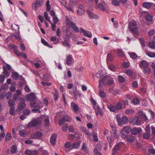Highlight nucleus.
Wrapping results in <instances>:
<instances>
[{
	"label": "nucleus",
	"instance_id": "obj_1",
	"mask_svg": "<svg viewBox=\"0 0 155 155\" xmlns=\"http://www.w3.org/2000/svg\"><path fill=\"white\" fill-rule=\"evenodd\" d=\"M66 25L69 27L72 28L73 30L76 32H78L79 29L75 23L71 21L68 16L66 17Z\"/></svg>",
	"mask_w": 155,
	"mask_h": 155
},
{
	"label": "nucleus",
	"instance_id": "obj_2",
	"mask_svg": "<svg viewBox=\"0 0 155 155\" xmlns=\"http://www.w3.org/2000/svg\"><path fill=\"white\" fill-rule=\"evenodd\" d=\"M116 119L119 125H124L127 123L128 121L127 117L125 116L120 117L119 115H117L116 116Z\"/></svg>",
	"mask_w": 155,
	"mask_h": 155
},
{
	"label": "nucleus",
	"instance_id": "obj_3",
	"mask_svg": "<svg viewBox=\"0 0 155 155\" xmlns=\"http://www.w3.org/2000/svg\"><path fill=\"white\" fill-rule=\"evenodd\" d=\"M129 29L130 31L136 35L138 34V30L136 26V21H131L129 24Z\"/></svg>",
	"mask_w": 155,
	"mask_h": 155
},
{
	"label": "nucleus",
	"instance_id": "obj_4",
	"mask_svg": "<svg viewBox=\"0 0 155 155\" xmlns=\"http://www.w3.org/2000/svg\"><path fill=\"white\" fill-rule=\"evenodd\" d=\"M30 105L32 107L40 109L43 107L42 104L38 100H36L35 101L31 102Z\"/></svg>",
	"mask_w": 155,
	"mask_h": 155
},
{
	"label": "nucleus",
	"instance_id": "obj_5",
	"mask_svg": "<svg viewBox=\"0 0 155 155\" xmlns=\"http://www.w3.org/2000/svg\"><path fill=\"white\" fill-rule=\"evenodd\" d=\"M131 128L129 126H125L121 130L120 135L122 137H126L125 134L124 132L126 133H129L131 131Z\"/></svg>",
	"mask_w": 155,
	"mask_h": 155
},
{
	"label": "nucleus",
	"instance_id": "obj_6",
	"mask_svg": "<svg viewBox=\"0 0 155 155\" xmlns=\"http://www.w3.org/2000/svg\"><path fill=\"white\" fill-rule=\"evenodd\" d=\"M15 27H17L16 28L18 29L17 33L15 35H11L9 36V38H13L14 37V38H15V39H21V37L20 36V35L19 34L20 27L18 25H16L15 24H14V26H13V25H12V28L13 30L15 28Z\"/></svg>",
	"mask_w": 155,
	"mask_h": 155
},
{
	"label": "nucleus",
	"instance_id": "obj_7",
	"mask_svg": "<svg viewBox=\"0 0 155 155\" xmlns=\"http://www.w3.org/2000/svg\"><path fill=\"white\" fill-rule=\"evenodd\" d=\"M36 2L33 3L32 8L35 10H37L38 7H41L43 4L44 0H36Z\"/></svg>",
	"mask_w": 155,
	"mask_h": 155
},
{
	"label": "nucleus",
	"instance_id": "obj_8",
	"mask_svg": "<svg viewBox=\"0 0 155 155\" xmlns=\"http://www.w3.org/2000/svg\"><path fill=\"white\" fill-rule=\"evenodd\" d=\"M79 29L80 33L83 32L84 35L87 38H91L92 37V34L89 31L84 30L82 28L80 27Z\"/></svg>",
	"mask_w": 155,
	"mask_h": 155
},
{
	"label": "nucleus",
	"instance_id": "obj_9",
	"mask_svg": "<svg viewBox=\"0 0 155 155\" xmlns=\"http://www.w3.org/2000/svg\"><path fill=\"white\" fill-rule=\"evenodd\" d=\"M143 123L142 120L140 118L139 116H137L133 119L132 124L134 125L140 126Z\"/></svg>",
	"mask_w": 155,
	"mask_h": 155
},
{
	"label": "nucleus",
	"instance_id": "obj_10",
	"mask_svg": "<svg viewBox=\"0 0 155 155\" xmlns=\"http://www.w3.org/2000/svg\"><path fill=\"white\" fill-rule=\"evenodd\" d=\"M26 99L31 102L35 101H36V100H38L35 95L33 93H31L28 94L26 97Z\"/></svg>",
	"mask_w": 155,
	"mask_h": 155
},
{
	"label": "nucleus",
	"instance_id": "obj_11",
	"mask_svg": "<svg viewBox=\"0 0 155 155\" xmlns=\"http://www.w3.org/2000/svg\"><path fill=\"white\" fill-rule=\"evenodd\" d=\"M142 131V130L140 127H134L131 129V133L134 135H136L139 134Z\"/></svg>",
	"mask_w": 155,
	"mask_h": 155
},
{
	"label": "nucleus",
	"instance_id": "obj_12",
	"mask_svg": "<svg viewBox=\"0 0 155 155\" xmlns=\"http://www.w3.org/2000/svg\"><path fill=\"white\" fill-rule=\"evenodd\" d=\"M40 122L37 120H33L28 123L27 125V127L28 128L34 127L37 125Z\"/></svg>",
	"mask_w": 155,
	"mask_h": 155
},
{
	"label": "nucleus",
	"instance_id": "obj_13",
	"mask_svg": "<svg viewBox=\"0 0 155 155\" xmlns=\"http://www.w3.org/2000/svg\"><path fill=\"white\" fill-rule=\"evenodd\" d=\"M109 78V76L108 75H105L102 77L100 81L99 87L101 88L103 86L106 85V84L105 82Z\"/></svg>",
	"mask_w": 155,
	"mask_h": 155
},
{
	"label": "nucleus",
	"instance_id": "obj_14",
	"mask_svg": "<svg viewBox=\"0 0 155 155\" xmlns=\"http://www.w3.org/2000/svg\"><path fill=\"white\" fill-rule=\"evenodd\" d=\"M101 147L100 144H97L94 150V154L95 155H102L100 152Z\"/></svg>",
	"mask_w": 155,
	"mask_h": 155
},
{
	"label": "nucleus",
	"instance_id": "obj_15",
	"mask_svg": "<svg viewBox=\"0 0 155 155\" xmlns=\"http://www.w3.org/2000/svg\"><path fill=\"white\" fill-rule=\"evenodd\" d=\"M85 9L82 5H80L77 10V14L80 16L84 15L85 13Z\"/></svg>",
	"mask_w": 155,
	"mask_h": 155
},
{
	"label": "nucleus",
	"instance_id": "obj_16",
	"mask_svg": "<svg viewBox=\"0 0 155 155\" xmlns=\"http://www.w3.org/2000/svg\"><path fill=\"white\" fill-rule=\"evenodd\" d=\"M72 56L71 55L69 54L66 56V61L68 65H70L73 63Z\"/></svg>",
	"mask_w": 155,
	"mask_h": 155
},
{
	"label": "nucleus",
	"instance_id": "obj_17",
	"mask_svg": "<svg viewBox=\"0 0 155 155\" xmlns=\"http://www.w3.org/2000/svg\"><path fill=\"white\" fill-rule=\"evenodd\" d=\"M122 138L130 143H132L135 140L134 137L131 135H126L125 137Z\"/></svg>",
	"mask_w": 155,
	"mask_h": 155
},
{
	"label": "nucleus",
	"instance_id": "obj_18",
	"mask_svg": "<svg viewBox=\"0 0 155 155\" xmlns=\"http://www.w3.org/2000/svg\"><path fill=\"white\" fill-rule=\"evenodd\" d=\"M71 107L72 108L74 112L76 113L79 109V106L74 102H71Z\"/></svg>",
	"mask_w": 155,
	"mask_h": 155
},
{
	"label": "nucleus",
	"instance_id": "obj_19",
	"mask_svg": "<svg viewBox=\"0 0 155 155\" xmlns=\"http://www.w3.org/2000/svg\"><path fill=\"white\" fill-rule=\"evenodd\" d=\"M138 114V115L137 116H139L140 118H141L142 120H148L146 115L143 113V112L142 111H139Z\"/></svg>",
	"mask_w": 155,
	"mask_h": 155
},
{
	"label": "nucleus",
	"instance_id": "obj_20",
	"mask_svg": "<svg viewBox=\"0 0 155 155\" xmlns=\"http://www.w3.org/2000/svg\"><path fill=\"white\" fill-rule=\"evenodd\" d=\"M87 13L89 18L91 19H98L99 18L98 15L92 13L90 11H88Z\"/></svg>",
	"mask_w": 155,
	"mask_h": 155
},
{
	"label": "nucleus",
	"instance_id": "obj_21",
	"mask_svg": "<svg viewBox=\"0 0 155 155\" xmlns=\"http://www.w3.org/2000/svg\"><path fill=\"white\" fill-rule=\"evenodd\" d=\"M148 65V63L146 61L144 60L141 61L139 64V67L141 68H142V67L146 68Z\"/></svg>",
	"mask_w": 155,
	"mask_h": 155
},
{
	"label": "nucleus",
	"instance_id": "obj_22",
	"mask_svg": "<svg viewBox=\"0 0 155 155\" xmlns=\"http://www.w3.org/2000/svg\"><path fill=\"white\" fill-rule=\"evenodd\" d=\"M25 154L26 155H37V152L36 150L31 151L30 150H26L25 151Z\"/></svg>",
	"mask_w": 155,
	"mask_h": 155
},
{
	"label": "nucleus",
	"instance_id": "obj_23",
	"mask_svg": "<svg viewBox=\"0 0 155 155\" xmlns=\"http://www.w3.org/2000/svg\"><path fill=\"white\" fill-rule=\"evenodd\" d=\"M56 138L57 135L56 134H54L51 135L50 141V143L51 144L53 145H54L55 144Z\"/></svg>",
	"mask_w": 155,
	"mask_h": 155
},
{
	"label": "nucleus",
	"instance_id": "obj_24",
	"mask_svg": "<svg viewBox=\"0 0 155 155\" xmlns=\"http://www.w3.org/2000/svg\"><path fill=\"white\" fill-rule=\"evenodd\" d=\"M153 5V3L150 2H144L143 4V7L148 9L151 8Z\"/></svg>",
	"mask_w": 155,
	"mask_h": 155
},
{
	"label": "nucleus",
	"instance_id": "obj_25",
	"mask_svg": "<svg viewBox=\"0 0 155 155\" xmlns=\"http://www.w3.org/2000/svg\"><path fill=\"white\" fill-rule=\"evenodd\" d=\"M26 106V105L25 103V101L24 100L23 101L19 103L18 104V109L19 110H23Z\"/></svg>",
	"mask_w": 155,
	"mask_h": 155
},
{
	"label": "nucleus",
	"instance_id": "obj_26",
	"mask_svg": "<svg viewBox=\"0 0 155 155\" xmlns=\"http://www.w3.org/2000/svg\"><path fill=\"white\" fill-rule=\"evenodd\" d=\"M44 121V124L46 126L49 125V122L48 117L47 115H44L42 116L41 117Z\"/></svg>",
	"mask_w": 155,
	"mask_h": 155
},
{
	"label": "nucleus",
	"instance_id": "obj_27",
	"mask_svg": "<svg viewBox=\"0 0 155 155\" xmlns=\"http://www.w3.org/2000/svg\"><path fill=\"white\" fill-rule=\"evenodd\" d=\"M153 17L149 13H148L145 15V19L148 22L150 23L152 22Z\"/></svg>",
	"mask_w": 155,
	"mask_h": 155
},
{
	"label": "nucleus",
	"instance_id": "obj_28",
	"mask_svg": "<svg viewBox=\"0 0 155 155\" xmlns=\"http://www.w3.org/2000/svg\"><path fill=\"white\" fill-rule=\"evenodd\" d=\"M151 71V69L149 67H147L143 69V73L146 75L150 74Z\"/></svg>",
	"mask_w": 155,
	"mask_h": 155
},
{
	"label": "nucleus",
	"instance_id": "obj_29",
	"mask_svg": "<svg viewBox=\"0 0 155 155\" xmlns=\"http://www.w3.org/2000/svg\"><path fill=\"white\" fill-rule=\"evenodd\" d=\"M125 113L127 115H131L134 113L135 111L132 109H128L125 110Z\"/></svg>",
	"mask_w": 155,
	"mask_h": 155
},
{
	"label": "nucleus",
	"instance_id": "obj_30",
	"mask_svg": "<svg viewBox=\"0 0 155 155\" xmlns=\"http://www.w3.org/2000/svg\"><path fill=\"white\" fill-rule=\"evenodd\" d=\"M107 107L110 111L113 112H115L117 111L115 106L114 105L111 104L110 105L108 106Z\"/></svg>",
	"mask_w": 155,
	"mask_h": 155
},
{
	"label": "nucleus",
	"instance_id": "obj_31",
	"mask_svg": "<svg viewBox=\"0 0 155 155\" xmlns=\"http://www.w3.org/2000/svg\"><path fill=\"white\" fill-rule=\"evenodd\" d=\"M120 145L119 144H117L115 145L112 150V155H114L115 154V153L117 152L120 150Z\"/></svg>",
	"mask_w": 155,
	"mask_h": 155
},
{
	"label": "nucleus",
	"instance_id": "obj_32",
	"mask_svg": "<svg viewBox=\"0 0 155 155\" xmlns=\"http://www.w3.org/2000/svg\"><path fill=\"white\" fill-rule=\"evenodd\" d=\"M42 133L40 132L39 131H37L35 134V135H34V137L32 136V137L33 138H40V137H41L42 136Z\"/></svg>",
	"mask_w": 155,
	"mask_h": 155
},
{
	"label": "nucleus",
	"instance_id": "obj_33",
	"mask_svg": "<svg viewBox=\"0 0 155 155\" xmlns=\"http://www.w3.org/2000/svg\"><path fill=\"white\" fill-rule=\"evenodd\" d=\"M3 74L5 77L7 78L10 75V73L7 71L6 69V68L5 66H3Z\"/></svg>",
	"mask_w": 155,
	"mask_h": 155
},
{
	"label": "nucleus",
	"instance_id": "obj_34",
	"mask_svg": "<svg viewBox=\"0 0 155 155\" xmlns=\"http://www.w3.org/2000/svg\"><path fill=\"white\" fill-rule=\"evenodd\" d=\"M52 94L53 96V97L54 99V100L55 101H57L58 100V97L59 95V93L58 91L55 89L54 90V92H52Z\"/></svg>",
	"mask_w": 155,
	"mask_h": 155
},
{
	"label": "nucleus",
	"instance_id": "obj_35",
	"mask_svg": "<svg viewBox=\"0 0 155 155\" xmlns=\"http://www.w3.org/2000/svg\"><path fill=\"white\" fill-rule=\"evenodd\" d=\"M80 143L79 142H75L72 144V147L74 149H78L80 146Z\"/></svg>",
	"mask_w": 155,
	"mask_h": 155
},
{
	"label": "nucleus",
	"instance_id": "obj_36",
	"mask_svg": "<svg viewBox=\"0 0 155 155\" xmlns=\"http://www.w3.org/2000/svg\"><path fill=\"white\" fill-rule=\"evenodd\" d=\"M130 58L133 59H136L137 57V54L135 52H128Z\"/></svg>",
	"mask_w": 155,
	"mask_h": 155
},
{
	"label": "nucleus",
	"instance_id": "obj_37",
	"mask_svg": "<svg viewBox=\"0 0 155 155\" xmlns=\"http://www.w3.org/2000/svg\"><path fill=\"white\" fill-rule=\"evenodd\" d=\"M146 53L149 57L151 58L155 57V53L152 52L147 51Z\"/></svg>",
	"mask_w": 155,
	"mask_h": 155
},
{
	"label": "nucleus",
	"instance_id": "obj_38",
	"mask_svg": "<svg viewBox=\"0 0 155 155\" xmlns=\"http://www.w3.org/2000/svg\"><path fill=\"white\" fill-rule=\"evenodd\" d=\"M116 110L117 111L121 110L122 107V104L120 102L118 103L115 105Z\"/></svg>",
	"mask_w": 155,
	"mask_h": 155
},
{
	"label": "nucleus",
	"instance_id": "obj_39",
	"mask_svg": "<svg viewBox=\"0 0 155 155\" xmlns=\"http://www.w3.org/2000/svg\"><path fill=\"white\" fill-rule=\"evenodd\" d=\"M107 84L108 85H110L113 84L114 83V80H113L112 78H109L107 79Z\"/></svg>",
	"mask_w": 155,
	"mask_h": 155
},
{
	"label": "nucleus",
	"instance_id": "obj_40",
	"mask_svg": "<svg viewBox=\"0 0 155 155\" xmlns=\"http://www.w3.org/2000/svg\"><path fill=\"white\" fill-rule=\"evenodd\" d=\"M112 133L113 137L115 138H118V135L117 134V129L116 128H114L113 130H112Z\"/></svg>",
	"mask_w": 155,
	"mask_h": 155
},
{
	"label": "nucleus",
	"instance_id": "obj_41",
	"mask_svg": "<svg viewBox=\"0 0 155 155\" xmlns=\"http://www.w3.org/2000/svg\"><path fill=\"white\" fill-rule=\"evenodd\" d=\"M118 79L120 83H123L125 81V78L121 75H118Z\"/></svg>",
	"mask_w": 155,
	"mask_h": 155
},
{
	"label": "nucleus",
	"instance_id": "obj_42",
	"mask_svg": "<svg viewBox=\"0 0 155 155\" xmlns=\"http://www.w3.org/2000/svg\"><path fill=\"white\" fill-rule=\"evenodd\" d=\"M20 96L19 95L15 93L13 95V98L15 101H17L20 100Z\"/></svg>",
	"mask_w": 155,
	"mask_h": 155
},
{
	"label": "nucleus",
	"instance_id": "obj_43",
	"mask_svg": "<svg viewBox=\"0 0 155 155\" xmlns=\"http://www.w3.org/2000/svg\"><path fill=\"white\" fill-rule=\"evenodd\" d=\"M95 111H97V112L99 113V114L101 116H102L103 115V113L102 112V109L100 107H97V108L95 109Z\"/></svg>",
	"mask_w": 155,
	"mask_h": 155
},
{
	"label": "nucleus",
	"instance_id": "obj_44",
	"mask_svg": "<svg viewBox=\"0 0 155 155\" xmlns=\"http://www.w3.org/2000/svg\"><path fill=\"white\" fill-rule=\"evenodd\" d=\"M17 147L15 145L12 146L11 148V152L12 153H16L17 151Z\"/></svg>",
	"mask_w": 155,
	"mask_h": 155
},
{
	"label": "nucleus",
	"instance_id": "obj_45",
	"mask_svg": "<svg viewBox=\"0 0 155 155\" xmlns=\"http://www.w3.org/2000/svg\"><path fill=\"white\" fill-rule=\"evenodd\" d=\"M107 60L112 61L113 60V55L110 53H108L107 56Z\"/></svg>",
	"mask_w": 155,
	"mask_h": 155
},
{
	"label": "nucleus",
	"instance_id": "obj_46",
	"mask_svg": "<svg viewBox=\"0 0 155 155\" xmlns=\"http://www.w3.org/2000/svg\"><path fill=\"white\" fill-rule=\"evenodd\" d=\"M111 3L113 5L118 6L120 5V1L118 0H113L112 1Z\"/></svg>",
	"mask_w": 155,
	"mask_h": 155
},
{
	"label": "nucleus",
	"instance_id": "obj_47",
	"mask_svg": "<svg viewBox=\"0 0 155 155\" xmlns=\"http://www.w3.org/2000/svg\"><path fill=\"white\" fill-rule=\"evenodd\" d=\"M97 8L102 11H104L106 10L103 4L101 3H100L99 4L97 7Z\"/></svg>",
	"mask_w": 155,
	"mask_h": 155
},
{
	"label": "nucleus",
	"instance_id": "obj_48",
	"mask_svg": "<svg viewBox=\"0 0 155 155\" xmlns=\"http://www.w3.org/2000/svg\"><path fill=\"white\" fill-rule=\"evenodd\" d=\"M125 73L129 76H132L133 73L131 70L128 69L126 70Z\"/></svg>",
	"mask_w": 155,
	"mask_h": 155
},
{
	"label": "nucleus",
	"instance_id": "obj_49",
	"mask_svg": "<svg viewBox=\"0 0 155 155\" xmlns=\"http://www.w3.org/2000/svg\"><path fill=\"white\" fill-rule=\"evenodd\" d=\"M132 102L134 104L136 105L140 103V100L138 98H135L132 100Z\"/></svg>",
	"mask_w": 155,
	"mask_h": 155
},
{
	"label": "nucleus",
	"instance_id": "obj_50",
	"mask_svg": "<svg viewBox=\"0 0 155 155\" xmlns=\"http://www.w3.org/2000/svg\"><path fill=\"white\" fill-rule=\"evenodd\" d=\"M11 136L10 133H8L5 137V141L6 142L8 141L11 138Z\"/></svg>",
	"mask_w": 155,
	"mask_h": 155
},
{
	"label": "nucleus",
	"instance_id": "obj_51",
	"mask_svg": "<svg viewBox=\"0 0 155 155\" xmlns=\"http://www.w3.org/2000/svg\"><path fill=\"white\" fill-rule=\"evenodd\" d=\"M12 77L14 79H17L18 78V74L16 72L13 73L12 74Z\"/></svg>",
	"mask_w": 155,
	"mask_h": 155
},
{
	"label": "nucleus",
	"instance_id": "obj_52",
	"mask_svg": "<svg viewBox=\"0 0 155 155\" xmlns=\"http://www.w3.org/2000/svg\"><path fill=\"white\" fill-rule=\"evenodd\" d=\"M41 42L45 45L50 48H52V46L51 45H50L44 39H41Z\"/></svg>",
	"mask_w": 155,
	"mask_h": 155
},
{
	"label": "nucleus",
	"instance_id": "obj_53",
	"mask_svg": "<svg viewBox=\"0 0 155 155\" xmlns=\"http://www.w3.org/2000/svg\"><path fill=\"white\" fill-rule=\"evenodd\" d=\"M8 104L9 106L11 107H14V105L15 104V102L13 100H10L8 101Z\"/></svg>",
	"mask_w": 155,
	"mask_h": 155
},
{
	"label": "nucleus",
	"instance_id": "obj_54",
	"mask_svg": "<svg viewBox=\"0 0 155 155\" xmlns=\"http://www.w3.org/2000/svg\"><path fill=\"white\" fill-rule=\"evenodd\" d=\"M69 39H65L64 41L62 42V44L65 46H70L69 44Z\"/></svg>",
	"mask_w": 155,
	"mask_h": 155
},
{
	"label": "nucleus",
	"instance_id": "obj_55",
	"mask_svg": "<svg viewBox=\"0 0 155 155\" xmlns=\"http://www.w3.org/2000/svg\"><path fill=\"white\" fill-rule=\"evenodd\" d=\"M76 5L75 0H70L69 2V5L71 6L74 7Z\"/></svg>",
	"mask_w": 155,
	"mask_h": 155
},
{
	"label": "nucleus",
	"instance_id": "obj_56",
	"mask_svg": "<svg viewBox=\"0 0 155 155\" xmlns=\"http://www.w3.org/2000/svg\"><path fill=\"white\" fill-rule=\"evenodd\" d=\"M15 107H11L10 110V114L12 115H14L15 114Z\"/></svg>",
	"mask_w": 155,
	"mask_h": 155
},
{
	"label": "nucleus",
	"instance_id": "obj_57",
	"mask_svg": "<svg viewBox=\"0 0 155 155\" xmlns=\"http://www.w3.org/2000/svg\"><path fill=\"white\" fill-rule=\"evenodd\" d=\"M117 54L120 57H123L124 55L123 51L120 49H117Z\"/></svg>",
	"mask_w": 155,
	"mask_h": 155
},
{
	"label": "nucleus",
	"instance_id": "obj_58",
	"mask_svg": "<svg viewBox=\"0 0 155 155\" xmlns=\"http://www.w3.org/2000/svg\"><path fill=\"white\" fill-rule=\"evenodd\" d=\"M108 67L109 69L111 71H115V67L114 65L110 64L108 66Z\"/></svg>",
	"mask_w": 155,
	"mask_h": 155
},
{
	"label": "nucleus",
	"instance_id": "obj_59",
	"mask_svg": "<svg viewBox=\"0 0 155 155\" xmlns=\"http://www.w3.org/2000/svg\"><path fill=\"white\" fill-rule=\"evenodd\" d=\"M149 45L151 48H154L155 47V43L153 41H150L149 43Z\"/></svg>",
	"mask_w": 155,
	"mask_h": 155
},
{
	"label": "nucleus",
	"instance_id": "obj_60",
	"mask_svg": "<svg viewBox=\"0 0 155 155\" xmlns=\"http://www.w3.org/2000/svg\"><path fill=\"white\" fill-rule=\"evenodd\" d=\"M8 48L10 49H14L18 48L17 46L14 45H8Z\"/></svg>",
	"mask_w": 155,
	"mask_h": 155
},
{
	"label": "nucleus",
	"instance_id": "obj_61",
	"mask_svg": "<svg viewBox=\"0 0 155 155\" xmlns=\"http://www.w3.org/2000/svg\"><path fill=\"white\" fill-rule=\"evenodd\" d=\"M12 95V93L10 92H8L6 94V98L8 99H9L11 98Z\"/></svg>",
	"mask_w": 155,
	"mask_h": 155
},
{
	"label": "nucleus",
	"instance_id": "obj_62",
	"mask_svg": "<svg viewBox=\"0 0 155 155\" xmlns=\"http://www.w3.org/2000/svg\"><path fill=\"white\" fill-rule=\"evenodd\" d=\"M143 137L145 139H148L150 137V133L146 132L143 135Z\"/></svg>",
	"mask_w": 155,
	"mask_h": 155
},
{
	"label": "nucleus",
	"instance_id": "obj_63",
	"mask_svg": "<svg viewBox=\"0 0 155 155\" xmlns=\"http://www.w3.org/2000/svg\"><path fill=\"white\" fill-rule=\"evenodd\" d=\"M31 111L28 109H26L23 111V114L24 115L27 116L29 115L30 114Z\"/></svg>",
	"mask_w": 155,
	"mask_h": 155
},
{
	"label": "nucleus",
	"instance_id": "obj_64",
	"mask_svg": "<svg viewBox=\"0 0 155 155\" xmlns=\"http://www.w3.org/2000/svg\"><path fill=\"white\" fill-rule=\"evenodd\" d=\"M132 86L134 88H136L138 87V84L136 81H134L132 83Z\"/></svg>",
	"mask_w": 155,
	"mask_h": 155
}]
</instances>
